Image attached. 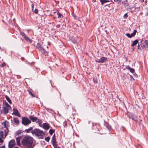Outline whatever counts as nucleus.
I'll return each instance as SVG.
<instances>
[{"label":"nucleus","mask_w":148,"mask_h":148,"mask_svg":"<svg viewBox=\"0 0 148 148\" xmlns=\"http://www.w3.org/2000/svg\"><path fill=\"white\" fill-rule=\"evenodd\" d=\"M34 139L30 136H25L23 137L21 141V144L23 146L27 148L34 147Z\"/></svg>","instance_id":"f257e3e1"},{"label":"nucleus","mask_w":148,"mask_h":148,"mask_svg":"<svg viewBox=\"0 0 148 148\" xmlns=\"http://www.w3.org/2000/svg\"><path fill=\"white\" fill-rule=\"evenodd\" d=\"M33 134H35L39 138H43L44 136V133L42 131L38 129H35L31 131Z\"/></svg>","instance_id":"f03ea898"},{"label":"nucleus","mask_w":148,"mask_h":148,"mask_svg":"<svg viewBox=\"0 0 148 148\" xmlns=\"http://www.w3.org/2000/svg\"><path fill=\"white\" fill-rule=\"evenodd\" d=\"M4 105L3 108L5 114H6L8 113L9 110L11 109L10 106L6 102L3 103Z\"/></svg>","instance_id":"7ed1b4c3"},{"label":"nucleus","mask_w":148,"mask_h":148,"mask_svg":"<svg viewBox=\"0 0 148 148\" xmlns=\"http://www.w3.org/2000/svg\"><path fill=\"white\" fill-rule=\"evenodd\" d=\"M36 48L39 49L42 54H45V56H48V53L43 48L39 43H38L36 45Z\"/></svg>","instance_id":"20e7f679"},{"label":"nucleus","mask_w":148,"mask_h":148,"mask_svg":"<svg viewBox=\"0 0 148 148\" xmlns=\"http://www.w3.org/2000/svg\"><path fill=\"white\" fill-rule=\"evenodd\" d=\"M8 124V123L7 122H3L2 124L4 126V131L5 133V138L8 134V128L7 125Z\"/></svg>","instance_id":"39448f33"},{"label":"nucleus","mask_w":148,"mask_h":148,"mask_svg":"<svg viewBox=\"0 0 148 148\" xmlns=\"http://www.w3.org/2000/svg\"><path fill=\"white\" fill-rule=\"evenodd\" d=\"M31 121L28 118L26 117H23L22 119V123L25 125H27L30 124Z\"/></svg>","instance_id":"423d86ee"},{"label":"nucleus","mask_w":148,"mask_h":148,"mask_svg":"<svg viewBox=\"0 0 148 148\" xmlns=\"http://www.w3.org/2000/svg\"><path fill=\"white\" fill-rule=\"evenodd\" d=\"M141 43V46L142 47L148 49V41L147 40H142Z\"/></svg>","instance_id":"0eeeda50"},{"label":"nucleus","mask_w":148,"mask_h":148,"mask_svg":"<svg viewBox=\"0 0 148 148\" xmlns=\"http://www.w3.org/2000/svg\"><path fill=\"white\" fill-rule=\"evenodd\" d=\"M16 144L14 140H11L9 143V148H13L16 145Z\"/></svg>","instance_id":"6e6552de"},{"label":"nucleus","mask_w":148,"mask_h":148,"mask_svg":"<svg viewBox=\"0 0 148 148\" xmlns=\"http://www.w3.org/2000/svg\"><path fill=\"white\" fill-rule=\"evenodd\" d=\"M107 59L106 58L104 57H101L100 59H97L95 60V61L97 62H98L99 63H103L106 61L107 60Z\"/></svg>","instance_id":"1a4fd4ad"},{"label":"nucleus","mask_w":148,"mask_h":148,"mask_svg":"<svg viewBox=\"0 0 148 148\" xmlns=\"http://www.w3.org/2000/svg\"><path fill=\"white\" fill-rule=\"evenodd\" d=\"M136 30H135L133 33H132L131 34L129 33H127L126 34V36L129 38H131L134 37L136 35Z\"/></svg>","instance_id":"9d476101"},{"label":"nucleus","mask_w":148,"mask_h":148,"mask_svg":"<svg viewBox=\"0 0 148 148\" xmlns=\"http://www.w3.org/2000/svg\"><path fill=\"white\" fill-rule=\"evenodd\" d=\"M42 127L44 129L47 130L50 128V126L48 123H44L43 124Z\"/></svg>","instance_id":"9b49d317"},{"label":"nucleus","mask_w":148,"mask_h":148,"mask_svg":"<svg viewBox=\"0 0 148 148\" xmlns=\"http://www.w3.org/2000/svg\"><path fill=\"white\" fill-rule=\"evenodd\" d=\"M21 138L20 137H18L16 138V140L17 145L18 146H20L21 144L20 143V139Z\"/></svg>","instance_id":"f8f14e48"},{"label":"nucleus","mask_w":148,"mask_h":148,"mask_svg":"<svg viewBox=\"0 0 148 148\" xmlns=\"http://www.w3.org/2000/svg\"><path fill=\"white\" fill-rule=\"evenodd\" d=\"M132 119L136 121H138L139 120L138 117L135 115L134 114L132 115ZM139 120L140 121H142L140 119H139Z\"/></svg>","instance_id":"ddd939ff"},{"label":"nucleus","mask_w":148,"mask_h":148,"mask_svg":"<svg viewBox=\"0 0 148 148\" xmlns=\"http://www.w3.org/2000/svg\"><path fill=\"white\" fill-rule=\"evenodd\" d=\"M29 118L33 122H35L38 120V118L37 117L33 116H30Z\"/></svg>","instance_id":"4468645a"},{"label":"nucleus","mask_w":148,"mask_h":148,"mask_svg":"<svg viewBox=\"0 0 148 148\" xmlns=\"http://www.w3.org/2000/svg\"><path fill=\"white\" fill-rule=\"evenodd\" d=\"M13 110H14V112H13V114H14L15 115H16L17 116H19V112H18V110L14 108Z\"/></svg>","instance_id":"2eb2a0df"},{"label":"nucleus","mask_w":148,"mask_h":148,"mask_svg":"<svg viewBox=\"0 0 148 148\" xmlns=\"http://www.w3.org/2000/svg\"><path fill=\"white\" fill-rule=\"evenodd\" d=\"M51 141L52 143H56V142L55 135V134L53 135L52 137Z\"/></svg>","instance_id":"dca6fc26"},{"label":"nucleus","mask_w":148,"mask_h":148,"mask_svg":"<svg viewBox=\"0 0 148 148\" xmlns=\"http://www.w3.org/2000/svg\"><path fill=\"white\" fill-rule=\"evenodd\" d=\"M138 40H135L133 41L132 44V46H134L135 45H136L137 44V43H138Z\"/></svg>","instance_id":"f3484780"},{"label":"nucleus","mask_w":148,"mask_h":148,"mask_svg":"<svg viewBox=\"0 0 148 148\" xmlns=\"http://www.w3.org/2000/svg\"><path fill=\"white\" fill-rule=\"evenodd\" d=\"M127 69L130 71L132 73H134L135 71L134 69L130 68V67H128L127 68Z\"/></svg>","instance_id":"a211bd4d"},{"label":"nucleus","mask_w":148,"mask_h":148,"mask_svg":"<svg viewBox=\"0 0 148 148\" xmlns=\"http://www.w3.org/2000/svg\"><path fill=\"white\" fill-rule=\"evenodd\" d=\"M53 147L55 148H60L59 147H58V145L57 144L56 142V143H52Z\"/></svg>","instance_id":"6ab92c4d"},{"label":"nucleus","mask_w":148,"mask_h":148,"mask_svg":"<svg viewBox=\"0 0 148 148\" xmlns=\"http://www.w3.org/2000/svg\"><path fill=\"white\" fill-rule=\"evenodd\" d=\"M5 97L7 101L10 104H11L12 103V102L10 98L7 96H6Z\"/></svg>","instance_id":"aec40b11"},{"label":"nucleus","mask_w":148,"mask_h":148,"mask_svg":"<svg viewBox=\"0 0 148 148\" xmlns=\"http://www.w3.org/2000/svg\"><path fill=\"white\" fill-rule=\"evenodd\" d=\"M25 39L26 40L27 42H29L30 43H31L32 42V40L29 39L28 37L27 36L25 38Z\"/></svg>","instance_id":"412c9836"},{"label":"nucleus","mask_w":148,"mask_h":148,"mask_svg":"<svg viewBox=\"0 0 148 148\" xmlns=\"http://www.w3.org/2000/svg\"><path fill=\"white\" fill-rule=\"evenodd\" d=\"M13 120L15 123L16 124H18L19 123V120H18V118H14L13 119Z\"/></svg>","instance_id":"4be33fe9"},{"label":"nucleus","mask_w":148,"mask_h":148,"mask_svg":"<svg viewBox=\"0 0 148 148\" xmlns=\"http://www.w3.org/2000/svg\"><path fill=\"white\" fill-rule=\"evenodd\" d=\"M32 127H30V128L26 130L25 131L27 133H28L30 132L32 130Z\"/></svg>","instance_id":"5701e85b"},{"label":"nucleus","mask_w":148,"mask_h":148,"mask_svg":"<svg viewBox=\"0 0 148 148\" xmlns=\"http://www.w3.org/2000/svg\"><path fill=\"white\" fill-rule=\"evenodd\" d=\"M54 132H55L54 130L51 129L49 130V133L50 134V135H52L53 134V133Z\"/></svg>","instance_id":"b1692460"},{"label":"nucleus","mask_w":148,"mask_h":148,"mask_svg":"<svg viewBox=\"0 0 148 148\" xmlns=\"http://www.w3.org/2000/svg\"><path fill=\"white\" fill-rule=\"evenodd\" d=\"M4 132V131H2L0 132V136L2 138H3Z\"/></svg>","instance_id":"393cba45"},{"label":"nucleus","mask_w":148,"mask_h":148,"mask_svg":"<svg viewBox=\"0 0 148 148\" xmlns=\"http://www.w3.org/2000/svg\"><path fill=\"white\" fill-rule=\"evenodd\" d=\"M21 35L24 37V38H25V39L27 37L26 35L23 32H21Z\"/></svg>","instance_id":"a878e982"},{"label":"nucleus","mask_w":148,"mask_h":148,"mask_svg":"<svg viewBox=\"0 0 148 148\" xmlns=\"http://www.w3.org/2000/svg\"><path fill=\"white\" fill-rule=\"evenodd\" d=\"M93 81L95 83H97V79L96 77H94L93 78Z\"/></svg>","instance_id":"bb28decb"},{"label":"nucleus","mask_w":148,"mask_h":148,"mask_svg":"<svg viewBox=\"0 0 148 148\" xmlns=\"http://www.w3.org/2000/svg\"><path fill=\"white\" fill-rule=\"evenodd\" d=\"M29 91V95H31L32 97H35L34 95L32 93V92L31 91Z\"/></svg>","instance_id":"cd10ccee"},{"label":"nucleus","mask_w":148,"mask_h":148,"mask_svg":"<svg viewBox=\"0 0 148 148\" xmlns=\"http://www.w3.org/2000/svg\"><path fill=\"white\" fill-rule=\"evenodd\" d=\"M50 138L49 137H47L45 138V140L47 142H49L50 140Z\"/></svg>","instance_id":"c85d7f7f"},{"label":"nucleus","mask_w":148,"mask_h":148,"mask_svg":"<svg viewBox=\"0 0 148 148\" xmlns=\"http://www.w3.org/2000/svg\"><path fill=\"white\" fill-rule=\"evenodd\" d=\"M21 133V131L18 130L16 132V134L17 135H18Z\"/></svg>","instance_id":"c756f323"},{"label":"nucleus","mask_w":148,"mask_h":148,"mask_svg":"<svg viewBox=\"0 0 148 148\" xmlns=\"http://www.w3.org/2000/svg\"><path fill=\"white\" fill-rule=\"evenodd\" d=\"M115 2H116L118 3L121 2L122 0H114Z\"/></svg>","instance_id":"7c9ffc66"},{"label":"nucleus","mask_w":148,"mask_h":148,"mask_svg":"<svg viewBox=\"0 0 148 148\" xmlns=\"http://www.w3.org/2000/svg\"><path fill=\"white\" fill-rule=\"evenodd\" d=\"M37 120H38L37 122L39 123V124H41L42 123V121H41V120H40L39 119H38Z\"/></svg>","instance_id":"2f4dec72"},{"label":"nucleus","mask_w":148,"mask_h":148,"mask_svg":"<svg viewBox=\"0 0 148 148\" xmlns=\"http://www.w3.org/2000/svg\"><path fill=\"white\" fill-rule=\"evenodd\" d=\"M34 13L36 14H37L38 13V10L36 9H35L34 10Z\"/></svg>","instance_id":"473e14b6"},{"label":"nucleus","mask_w":148,"mask_h":148,"mask_svg":"<svg viewBox=\"0 0 148 148\" xmlns=\"http://www.w3.org/2000/svg\"><path fill=\"white\" fill-rule=\"evenodd\" d=\"M58 15V17L60 18L61 17V16H62V15L59 12H58L57 13Z\"/></svg>","instance_id":"72a5a7b5"},{"label":"nucleus","mask_w":148,"mask_h":148,"mask_svg":"<svg viewBox=\"0 0 148 148\" xmlns=\"http://www.w3.org/2000/svg\"><path fill=\"white\" fill-rule=\"evenodd\" d=\"M100 0L102 5L104 3V1H105V0Z\"/></svg>","instance_id":"f704fd0d"},{"label":"nucleus","mask_w":148,"mask_h":148,"mask_svg":"<svg viewBox=\"0 0 148 148\" xmlns=\"http://www.w3.org/2000/svg\"><path fill=\"white\" fill-rule=\"evenodd\" d=\"M127 16H127V13L125 14L124 15V18H127Z\"/></svg>","instance_id":"c9c22d12"},{"label":"nucleus","mask_w":148,"mask_h":148,"mask_svg":"<svg viewBox=\"0 0 148 148\" xmlns=\"http://www.w3.org/2000/svg\"><path fill=\"white\" fill-rule=\"evenodd\" d=\"M3 140L0 137V143H3Z\"/></svg>","instance_id":"e433bc0d"},{"label":"nucleus","mask_w":148,"mask_h":148,"mask_svg":"<svg viewBox=\"0 0 148 148\" xmlns=\"http://www.w3.org/2000/svg\"><path fill=\"white\" fill-rule=\"evenodd\" d=\"M5 63H3L1 64V66L2 67H3V66H5Z\"/></svg>","instance_id":"4c0bfd02"},{"label":"nucleus","mask_w":148,"mask_h":148,"mask_svg":"<svg viewBox=\"0 0 148 148\" xmlns=\"http://www.w3.org/2000/svg\"><path fill=\"white\" fill-rule=\"evenodd\" d=\"M34 8V5L33 4H32V10H33Z\"/></svg>","instance_id":"58836bf2"},{"label":"nucleus","mask_w":148,"mask_h":148,"mask_svg":"<svg viewBox=\"0 0 148 148\" xmlns=\"http://www.w3.org/2000/svg\"><path fill=\"white\" fill-rule=\"evenodd\" d=\"M128 116L130 119L131 118L132 119V115H131V116L128 115Z\"/></svg>","instance_id":"ea45409f"},{"label":"nucleus","mask_w":148,"mask_h":148,"mask_svg":"<svg viewBox=\"0 0 148 148\" xmlns=\"http://www.w3.org/2000/svg\"><path fill=\"white\" fill-rule=\"evenodd\" d=\"M5 148V146L4 145H3V146L1 147H0V148Z\"/></svg>","instance_id":"a19ab883"},{"label":"nucleus","mask_w":148,"mask_h":148,"mask_svg":"<svg viewBox=\"0 0 148 148\" xmlns=\"http://www.w3.org/2000/svg\"><path fill=\"white\" fill-rule=\"evenodd\" d=\"M108 1H108V0H105V1H104V3H106V2H108Z\"/></svg>","instance_id":"79ce46f5"},{"label":"nucleus","mask_w":148,"mask_h":148,"mask_svg":"<svg viewBox=\"0 0 148 148\" xmlns=\"http://www.w3.org/2000/svg\"><path fill=\"white\" fill-rule=\"evenodd\" d=\"M141 2H143L144 0H140Z\"/></svg>","instance_id":"37998d69"},{"label":"nucleus","mask_w":148,"mask_h":148,"mask_svg":"<svg viewBox=\"0 0 148 148\" xmlns=\"http://www.w3.org/2000/svg\"><path fill=\"white\" fill-rule=\"evenodd\" d=\"M24 58H21V60H24Z\"/></svg>","instance_id":"c03bdc74"},{"label":"nucleus","mask_w":148,"mask_h":148,"mask_svg":"<svg viewBox=\"0 0 148 148\" xmlns=\"http://www.w3.org/2000/svg\"><path fill=\"white\" fill-rule=\"evenodd\" d=\"M39 125L41 127H42V125H41V124H39Z\"/></svg>","instance_id":"a18cd8bd"},{"label":"nucleus","mask_w":148,"mask_h":148,"mask_svg":"<svg viewBox=\"0 0 148 148\" xmlns=\"http://www.w3.org/2000/svg\"><path fill=\"white\" fill-rule=\"evenodd\" d=\"M39 125L41 127H42V125H41V124H39Z\"/></svg>","instance_id":"49530a36"},{"label":"nucleus","mask_w":148,"mask_h":148,"mask_svg":"<svg viewBox=\"0 0 148 148\" xmlns=\"http://www.w3.org/2000/svg\"><path fill=\"white\" fill-rule=\"evenodd\" d=\"M14 148H18V147H14Z\"/></svg>","instance_id":"de8ad7c7"},{"label":"nucleus","mask_w":148,"mask_h":148,"mask_svg":"<svg viewBox=\"0 0 148 148\" xmlns=\"http://www.w3.org/2000/svg\"><path fill=\"white\" fill-rule=\"evenodd\" d=\"M139 45H138V49L139 48Z\"/></svg>","instance_id":"09e8293b"},{"label":"nucleus","mask_w":148,"mask_h":148,"mask_svg":"<svg viewBox=\"0 0 148 148\" xmlns=\"http://www.w3.org/2000/svg\"><path fill=\"white\" fill-rule=\"evenodd\" d=\"M47 48H48V47H47Z\"/></svg>","instance_id":"8fccbe9b"},{"label":"nucleus","mask_w":148,"mask_h":148,"mask_svg":"<svg viewBox=\"0 0 148 148\" xmlns=\"http://www.w3.org/2000/svg\"><path fill=\"white\" fill-rule=\"evenodd\" d=\"M1 48L0 47V49Z\"/></svg>","instance_id":"3c124183"}]
</instances>
